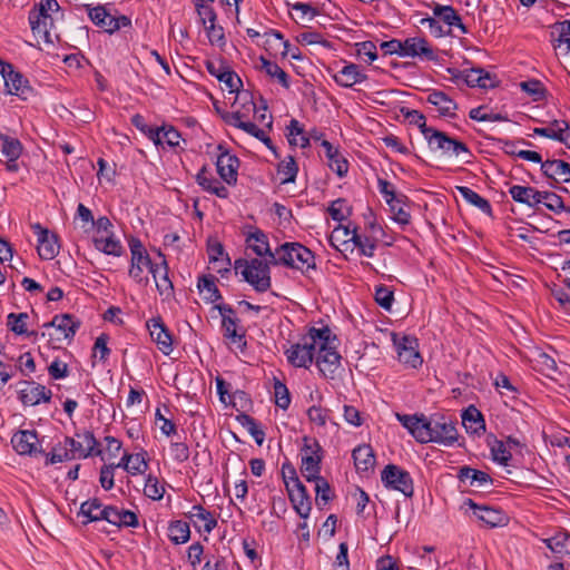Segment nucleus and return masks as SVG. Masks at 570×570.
I'll return each instance as SVG.
<instances>
[{"label": "nucleus", "instance_id": "obj_23", "mask_svg": "<svg viewBox=\"0 0 570 570\" xmlns=\"http://www.w3.org/2000/svg\"><path fill=\"white\" fill-rule=\"evenodd\" d=\"M147 328L149 331L153 342L156 343L158 350L169 355L173 352V337L169 330L164 324L161 317H153L147 322Z\"/></svg>", "mask_w": 570, "mask_h": 570}, {"label": "nucleus", "instance_id": "obj_34", "mask_svg": "<svg viewBox=\"0 0 570 570\" xmlns=\"http://www.w3.org/2000/svg\"><path fill=\"white\" fill-rule=\"evenodd\" d=\"M322 147L325 150V156L328 160V167L337 174L338 177H344L348 170V163L328 140L322 141Z\"/></svg>", "mask_w": 570, "mask_h": 570}, {"label": "nucleus", "instance_id": "obj_44", "mask_svg": "<svg viewBox=\"0 0 570 570\" xmlns=\"http://www.w3.org/2000/svg\"><path fill=\"white\" fill-rule=\"evenodd\" d=\"M256 68L264 71L271 79L276 80L284 88H289L288 75L276 62L262 56Z\"/></svg>", "mask_w": 570, "mask_h": 570}, {"label": "nucleus", "instance_id": "obj_4", "mask_svg": "<svg viewBox=\"0 0 570 570\" xmlns=\"http://www.w3.org/2000/svg\"><path fill=\"white\" fill-rule=\"evenodd\" d=\"M322 333H327V331L311 327L297 343H293L285 348L284 354L287 362L294 367L309 368L314 362L317 338L321 337Z\"/></svg>", "mask_w": 570, "mask_h": 570}, {"label": "nucleus", "instance_id": "obj_17", "mask_svg": "<svg viewBox=\"0 0 570 570\" xmlns=\"http://www.w3.org/2000/svg\"><path fill=\"white\" fill-rule=\"evenodd\" d=\"M397 420L400 423L409 430V432L412 434V436L421 443H428L431 442L432 434H431V420H426L424 415L416 416V415H407V414H396Z\"/></svg>", "mask_w": 570, "mask_h": 570}, {"label": "nucleus", "instance_id": "obj_38", "mask_svg": "<svg viewBox=\"0 0 570 570\" xmlns=\"http://www.w3.org/2000/svg\"><path fill=\"white\" fill-rule=\"evenodd\" d=\"M95 248L106 255L119 257L124 254V247L115 234L95 235L92 238Z\"/></svg>", "mask_w": 570, "mask_h": 570}, {"label": "nucleus", "instance_id": "obj_57", "mask_svg": "<svg viewBox=\"0 0 570 570\" xmlns=\"http://www.w3.org/2000/svg\"><path fill=\"white\" fill-rule=\"evenodd\" d=\"M146 455L147 453L145 451L135 454L127 453L129 474L137 475L144 474L146 472V470L148 469Z\"/></svg>", "mask_w": 570, "mask_h": 570}, {"label": "nucleus", "instance_id": "obj_31", "mask_svg": "<svg viewBox=\"0 0 570 570\" xmlns=\"http://www.w3.org/2000/svg\"><path fill=\"white\" fill-rule=\"evenodd\" d=\"M196 183L207 193H210L219 198H227L229 196L228 189L216 179L207 166H203L196 175Z\"/></svg>", "mask_w": 570, "mask_h": 570}, {"label": "nucleus", "instance_id": "obj_42", "mask_svg": "<svg viewBox=\"0 0 570 570\" xmlns=\"http://www.w3.org/2000/svg\"><path fill=\"white\" fill-rule=\"evenodd\" d=\"M105 511L106 505L98 499H90L81 503L79 515L82 518V523L88 524L95 521H102Z\"/></svg>", "mask_w": 570, "mask_h": 570}, {"label": "nucleus", "instance_id": "obj_64", "mask_svg": "<svg viewBox=\"0 0 570 570\" xmlns=\"http://www.w3.org/2000/svg\"><path fill=\"white\" fill-rule=\"evenodd\" d=\"M274 395H275V404L278 407H281L283 410L288 409V406L291 404V395H289L288 389L284 383H282L278 380H275V382H274Z\"/></svg>", "mask_w": 570, "mask_h": 570}, {"label": "nucleus", "instance_id": "obj_48", "mask_svg": "<svg viewBox=\"0 0 570 570\" xmlns=\"http://www.w3.org/2000/svg\"><path fill=\"white\" fill-rule=\"evenodd\" d=\"M456 190L469 204L475 206L482 213L492 216V206L488 199L466 186H456Z\"/></svg>", "mask_w": 570, "mask_h": 570}, {"label": "nucleus", "instance_id": "obj_62", "mask_svg": "<svg viewBox=\"0 0 570 570\" xmlns=\"http://www.w3.org/2000/svg\"><path fill=\"white\" fill-rule=\"evenodd\" d=\"M29 22H30L32 33L36 37L38 42L41 40L47 46L55 45V39L57 38V36H53L51 33V30L39 24V20H36V21L29 20Z\"/></svg>", "mask_w": 570, "mask_h": 570}, {"label": "nucleus", "instance_id": "obj_61", "mask_svg": "<svg viewBox=\"0 0 570 570\" xmlns=\"http://www.w3.org/2000/svg\"><path fill=\"white\" fill-rule=\"evenodd\" d=\"M375 302L385 311H390L394 302V293L385 285L375 287L374 294Z\"/></svg>", "mask_w": 570, "mask_h": 570}, {"label": "nucleus", "instance_id": "obj_47", "mask_svg": "<svg viewBox=\"0 0 570 570\" xmlns=\"http://www.w3.org/2000/svg\"><path fill=\"white\" fill-rule=\"evenodd\" d=\"M29 318L27 313H10L7 316V327L16 335L37 336V332H28Z\"/></svg>", "mask_w": 570, "mask_h": 570}, {"label": "nucleus", "instance_id": "obj_56", "mask_svg": "<svg viewBox=\"0 0 570 570\" xmlns=\"http://www.w3.org/2000/svg\"><path fill=\"white\" fill-rule=\"evenodd\" d=\"M239 423L248 431V433L255 439L258 445H262L264 441V432L259 428L258 423L255 419L247 414H242L238 416Z\"/></svg>", "mask_w": 570, "mask_h": 570}, {"label": "nucleus", "instance_id": "obj_5", "mask_svg": "<svg viewBox=\"0 0 570 570\" xmlns=\"http://www.w3.org/2000/svg\"><path fill=\"white\" fill-rule=\"evenodd\" d=\"M282 474L293 508L301 518L307 519L312 510V501L295 469L291 464H283Z\"/></svg>", "mask_w": 570, "mask_h": 570}, {"label": "nucleus", "instance_id": "obj_7", "mask_svg": "<svg viewBox=\"0 0 570 570\" xmlns=\"http://www.w3.org/2000/svg\"><path fill=\"white\" fill-rule=\"evenodd\" d=\"M2 79L8 95L21 101H28L36 96V90L28 77L10 62L2 61Z\"/></svg>", "mask_w": 570, "mask_h": 570}, {"label": "nucleus", "instance_id": "obj_36", "mask_svg": "<svg viewBox=\"0 0 570 570\" xmlns=\"http://www.w3.org/2000/svg\"><path fill=\"white\" fill-rule=\"evenodd\" d=\"M541 193L533 187L513 185L509 189V194L514 202L525 204L529 207H535L541 204Z\"/></svg>", "mask_w": 570, "mask_h": 570}, {"label": "nucleus", "instance_id": "obj_12", "mask_svg": "<svg viewBox=\"0 0 570 570\" xmlns=\"http://www.w3.org/2000/svg\"><path fill=\"white\" fill-rule=\"evenodd\" d=\"M65 444L70 452L71 459H86L90 455H101L102 451L98 449V442L90 431L77 433L76 438H65Z\"/></svg>", "mask_w": 570, "mask_h": 570}, {"label": "nucleus", "instance_id": "obj_8", "mask_svg": "<svg viewBox=\"0 0 570 570\" xmlns=\"http://www.w3.org/2000/svg\"><path fill=\"white\" fill-rule=\"evenodd\" d=\"M269 265H272L269 261L264 262L258 258L236 262V268L243 267L242 275L244 279L259 293H264L271 287Z\"/></svg>", "mask_w": 570, "mask_h": 570}, {"label": "nucleus", "instance_id": "obj_14", "mask_svg": "<svg viewBox=\"0 0 570 570\" xmlns=\"http://www.w3.org/2000/svg\"><path fill=\"white\" fill-rule=\"evenodd\" d=\"M23 150V145L18 138L2 135V156L6 157V161L2 160V165L7 173L18 174L21 168H26L24 163L20 160Z\"/></svg>", "mask_w": 570, "mask_h": 570}, {"label": "nucleus", "instance_id": "obj_53", "mask_svg": "<svg viewBox=\"0 0 570 570\" xmlns=\"http://www.w3.org/2000/svg\"><path fill=\"white\" fill-rule=\"evenodd\" d=\"M464 81L470 87L488 88L492 86V80L488 72L482 69H470L464 73Z\"/></svg>", "mask_w": 570, "mask_h": 570}, {"label": "nucleus", "instance_id": "obj_35", "mask_svg": "<svg viewBox=\"0 0 570 570\" xmlns=\"http://www.w3.org/2000/svg\"><path fill=\"white\" fill-rule=\"evenodd\" d=\"M246 245L257 256L268 257L267 261H272L274 252H272L268 243V237L263 230L256 229L255 232L249 233L248 236L246 237Z\"/></svg>", "mask_w": 570, "mask_h": 570}, {"label": "nucleus", "instance_id": "obj_11", "mask_svg": "<svg viewBox=\"0 0 570 570\" xmlns=\"http://www.w3.org/2000/svg\"><path fill=\"white\" fill-rule=\"evenodd\" d=\"M381 480L387 489L400 491L406 498H411L414 493L411 474L397 465H386L381 473Z\"/></svg>", "mask_w": 570, "mask_h": 570}, {"label": "nucleus", "instance_id": "obj_21", "mask_svg": "<svg viewBox=\"0 0 570 570\" xmlns=\"http://www.w3.org/2000/svg\"><path fill=\"white\" fill-rule=\"evenodd\" d=\"M218 150L220 153L216 160L217 173L227 185H235L237 183L239 160L220 145L218 146Z\"/></svg>", "mask_w": 570, "mask_h": 570}, {"label": "nucleus", "instance_id": "obj_60", "mask_svg": "<svg viewBox=\"0 0 570 570\" xmlns=\"http://www.w3.org/2000/svg\"><path fill=\"white\" fill-rule=\"evenodd\" d=\"M88 16L97 27H100L106 32H108V20L111 19V14L106 10L104 6L89 8Z\"/></svg>", "mask_w": 570, "mask_h": 570}, {"label": "nucleus", "instance_id": "obj_19", "mask_svg": "<svg viewBox=\"0 0 570 570\" xmlns=\"http://www.w3.org/2000/svg\"><path fill=\"white\" fill-rule=\"evenodd\" d=\"M31 228L37 236V252L39 257L45 261L53 259L59 253L57 236L55 234H50V232L39 223L33 224Z\"/></svg>", "mask_w": 570, "mask_h": 570}, {"label": "nucleus", "instance_id": "obj_22", "mask_svg": "<svg viewBox=\"0 0 570 570\" xmlns=\"http://www.w3.org/2000/svg\"><path fill=\"white\" fill-rule=\"evenodd\" d=\"M431 9L433 17L451 31V33H453L454 28L459 29L461 35L468 33L466 27L463 24L460 14L453 7L433 2Z\"/></svg>", "mask_w": 570, "mask_h": 570}, {"label": "nucleus", "instance_id": "obj_6", "mask_svg": "<svg viewBox=\"0 0 570 570\" xmlns=\"http://www.w3.org/2000/svg\"><path fill=\"white\" fill-rule=\"evenodd\" d=\"M80 324V321L70 314L56 315L50 322L43 324L45 331L41 336H47L49 344L58 348L63 341H72Z\"/></svg>", "mask_w": 570, "mask_h": 570}, {"label": "nucleus", "instance_id": "obj_13", "mask_svg": "<svg viewBox=\"0 0 570 570\" xmlns=\"http://www.w3.org/2000/svg\"><path fill=\"white\" fill-rule=\"evenodd\" d=\"M432 150H441L444 155L460 157L461 155H471L469 147L445 132L434 129L426 139Z\"/></svg>", "mask_w": 570, "mask_h": 570}, {"label": "nucleus", "instance_id": "obj_41", "mask_svg": "<svg viewBox=\"0 0 570 570\" xmlns=\"http://www.w3.org/2000/svg\"><path fill=\"white\" fill-rule=\"evenodd\" d=\"M352 456L358 472H368L375 465V455L371 445H358L353 450Z\"/></svg>", "mask_w": 570, "mask_h": 570}, {"label": "nucleus", "instance_id": "obj_51", "mask_svg": "<svg viewBox=\"0 0 570 570\" xmlns=\"http://www.w3.org/2000/svg\"><path fill=\"white\" fill-rule=\"evenodd\" d=\"M287 139L289 145L306 148L309 146V139L304 132L303 126L298 120L292 119L287 126Z\"/></svg>", "mask_w": 570, "mask_h": 570}, {"label": "nucleus", "instance_id": "obj_50", "mask_svg": "<svg viewBox=\"0 0 570 570\" xmlns=\"http://www.w3.org/2000/svg\"><path fill=\"white\" fill-rule=\"evenodd\" d=\"M168 538L175 544L186 543L190 539L188 522L183 520L171 521L168 525Z\"/></svg>", "mask_w": 570, "mask_h": 570}, {"label": "nucleus", "instance_id": "obj_43", "mask_svg": "<svg viewBox=\"0 0 570 570\" xmlns=\"http://www.w3.org/2000/svg\"><path fill=\"white\" fill-rule=\"evenodd\" d=\"M197 287L202 298L206 303H215L222 298L219 289L216 285L214 275H204L198 278Z\"/></svg>", "mask_w": 570, "mask_h": 570}, {"label": "nucleus", "instance_id": "obj_30", "mask_svg": "<svg viewBox=\"0 0 570 570\" xmlns=\"http://www.w3.org/2000/svg\"><path fill=\"white\" fill-rule=\"evenodd\" d=\"M334 81L344 88H352L354 85L362 83L367 76L355 63H347L341 70L332 75Z\"/></svg>", "mask_w": 570, "mask_h": 570}, {"label": "nucleus", "instance_id": "obj_54", "mask_svg": "<svg viewBox=\"0 0 570 570\" xmlns=\"http://www.w3.org/2000/svg\"><path fill=\"white\" fill-rule=\"evenodd\" d=\"M544 542L554 553H570V534L567 532H559Z\"/></svg>", "mask_w": 570, "mask_h": 570}, {"label": "nucleus", "instance_id": "obj_28", "mask_svg": "<svg viewBox=\"0 0 570 570\" xmlns=\"http://www.w3.org/2000/svg\"><path fill=\"white\" fill-rule=\"evenodd\" d=\"M158 255L163 258L160 264L154 266L151 271L153 278L156 283L157 291L160 296H164L166 299L173 297L174 295V285L168 276V264L165 259L164 255L159 252Z\"/></svg>", "mask_w": 570, "mask_h": 570}, {"label": "nucleus", "instance_id": "obj_40", "mask_svg": "<svg viewBox=\"0 0 570 570\" xmlns=\"http://www.w3.org/2000/svg\"><path fill=\"white\" fill-rule=\"evenodd\" d=\"M426 100L436 107L441 116L453 117L455 115L458 106L445 92L433 90L429 94Z\"/></svg>", "mask_w": 570, "mask_h": 570}, {"label": "nucleus", "instance_id": "obj_29", "mask_svg": "<svg viewBox=\"0 0 570 570\" xmlns=\"http://www.w3.org/2000/svg\"><path fill=\"white\" fill-rule=\"evenodd\" d=\"M186 517L199 532L210 533L217 527L215 515L200 504L193 505L191 510L186 513Z\"/></svg>", "mask_w": 570, "mask_h": 570}, {"label": "nucleus", "instance_id": "obj_2", "mask_svg": "<svg viewBox=\"0 0 570 570\" xmlns=\"http://www.w3.org/2000/svg\"><path fill=\"white\" fill-rule=\"evenodd\" d=\"M272 265L285 266L308 274L316 271V258L314 253L297 242H286L278 246L272 256Z\"/></svg>", "mask_w": 570, "mask_h": 570}, {"label": "nucleus", "instance_id": "obj_55", "mask_svg": "<svg viewBox=\"0 0 570 570\" xmlns=\"http://www.w3.org/2000/svg\"><path fill=\"white\" fill-rule=\"evenodd\" d=\"M308 482L314 483V490L316 493V502L322 500L326 504L332 498V490L330 483L320 474L315 478H305Z\"/></svg>", "mask_w": 570, "mask_h": 570}, {"label": "nucleus", "instance_id": "obj_52", "mask_svg": "<svg viewBox=\"0 0 570 570\" xmlns=\"http://www.w3.org/2000/svg\"><path fill=\"white\" fill-rule=\"evenodd\" d=\"M401 112L411 125H416L420 128V131L425 139H428L429 136L434 131V128L428 127L426 118L421 111L402 108Z\"/></svg>", "mask_w": 570, "mask_h": 570}, {"label": "nucleus", "instance_id": "obj_37", "mask_svg": "<svg viewBox=\"0 0 570 570\" xmlns=\"http://www.w3.org/2000/svg\"><path fill=\"white\" fill-rule=\"evenodd\" d=\"M542 173L554 180H562L564 183L570 181V164L560 160V159H553V160H546L541 165Z\"/></svg>", "mask_w": 570, "mask_h": 570}, {"label": "nucleus", "instance_id": "obj_20", "mask_svg": "<svg viewBox=\"0 0 570 570\" xmlns=\"http://www.w3.org/2000/svg\"><path fill=\"white\" fill-rule=\"evenodd\" d=\"M403 58H419L434 61L438 55L433 46L423 37H410L403 40Z\"/></svg>", "mask_w": 570, "mask_h": 570}, {"label": "nucleus", "instance_id": "obj_27", "mask_svg": "<svg viewBox=\"0 0 570 570\" xmlns=\"http://www.w3.org/2000/svg\"><path fill=\"white\" fill-rule=\"evenodd\" d=\"M104 520L118 528H136L139 524L135 512L116 505H106Z\"/></svg>", "mask_w": 570, "mask_h": 570}, {"label": "nucleus", "instance_id": "obj_39", "mask_svg": "<svg viewBox=\"0 0 570 570\" xmlns=\"http://www.w3.org/2000/svg\"><path fill=\"white\" fill-rule=\"evenodd\" d=\"M461 417L462 424L468 433L480 434L485 431L483 415L474 405H470L465 409Z\"/></svg>", "mask_w": 570, "mask_h": 570}, {"label": "nucleus", "instance_id": "obj_9", "mask_svg": "<svg viewBox=\"0 0 570 570\" xmlns=\"http://www.w3.org/2000/svg\"><path fill=\"white\" fill-rule=\"evenodd\" d=\"M129 249H130V267H129V276L139 285H147L149 278L144 274V271L147 268L149 273L154 269V266L157 265L153 263L146 247L138 238H131L129 240Z\"/></svg>", "mask_w": 570, "mask_h": 570}, {"label": "nucleus", "instance_id": "obj_24", "mask_svg": "<svg viewBox=\"0 0 570 570\" xmlns=\"http://www.w3.org/2000/svg\"><path fill=\"white\" fill-rule=\"evenodd\" d=\"M431 442L452 445L458 440V430L451 420L438 417L431 420Z\"/></svg>", "mask_w": 570, "mask_h": 570}, {"label": "nucleus", "instance_id": "obj_63", "mask_svg": "<svg viewBox=\"0 0 570 570\" xmlns=\"http://www.w3.org/2000/svg\"><path fill=\"white\" fill-rule=\"evenodd\" d=\"M327 210L332 219L336 222H343L350 215V208L346 204V200L343 198H337L336 200L332 202Z\"/></svg>", "mask_w": 570, "mask_h": 570}, {"label": "nucleus", "instance_id": "obj_26", "mask_svg": "<svg viewBox=\"0 0 570 570\" xmlns=\"http://www.w3.org/2000/svg\"><path fill=\"white\" fill-rule=\"evenodd\" d=\"M533 134L558 140L570 148V125L566 120L558 119L551 121L547 127L534 128Z\"/></svg>", "mask_w": 570, "mask_h": 570}, {"label": "nucleus", "instance_id": "obj_10", "mask_svg": "<svg viewBox=\"0 0 570 570\" xmlns=\"http://www.w3.org/2000/svg\"><path fill=\"white\" fill-rule=\"evenodd\" d=\"M301 471L305 478H315L321 472L323 449L314 438L304 436L301 450Z\"/></svg>", "mask_w": 570, "mask_h": 570}, {"label": "nucleus", "instance_id": "obj_59", "mask_svg": "<svg viewBox=\"0 0 570 570\" xmlns=\"http://www.w3.org/2000/svg\"><path fill=\"white\" fill-rule=\"evenodd\" d=\"M491 454L493 460L502 465H508L509 461L512 458V454L508 449L507 443L501 440H494V442L491 445Z\"/></svg>", "mask_w": 570, "mask_h": 570}, {"label": "nucleus", "instance_id": "obj_32", "mask_svg": "<svg viewBox=\"0 0 570 570\" xmlns=\"http://www.w3.org/2000/svg\"><path fill=\"white\" fill-rule=\"evenodd\" d=\"M553 40V49L557 55H570V20H563L554 23L553 31L551 32Z\"/></svg>", "mask_w": 570, "mask_h": 570}, {"label": "nucleus", "instance_id": "obj_33", "mask_svg": "<svg viewBox=\"0 0 570 570\" xmlns=\"http://www.w3.org/2000/svg\"><path fill=\"white\" fill-rule=\"evenodd\" d=\"M38 442V435L35 431H19L11 438L12 448L21 455L36 453Z\"/></svg>", "mask_w": 570, "mask_h": 570}, {"label": "nucleus", "instance_id": "obj_49", "mask_svg": "<svg viewBox=\"0 0 570 570\" xmlns=\"http://www.w3.org/2000/svg\"><path fill=\"white\" fill-rule=\"evenodd\" d=\"M348 240L353 242L355 247L360 250V254L366 257H373L374 252L377 246V242H375V237L366 236L365 234H360L356 228L352 230V238Z\"/></svg>", "mask_w": 570, "mask_h": 570}, {"label": "nucleus", "instance_id": "obj_58", "mask_svg": "<svg viewBox=\"0 0 570 570\" xmlns=\"http://www.w3.org/2000/svg\"><path fill=\"white\" fill-rule=\"evenodd\" d=\"M144 493L147 498L158 501L161 500L165 494V488L159 483L157 476L149 474L146 478Z\"/></svg>", "mask_w": 570, "mask_h": 570}, {"label": "nucleus", "instance_id": "obj_25", "mask_svg": "<svg viewBox=\"0 0 570 570\" xmlns=\"http://www.w3.org/2000/svg\"><path fill=\"white\" fill-rule=\"evenodd\" d=\"M52 392L45 385L36 382H26L24 386L19 391V400L23 405L35 406L41 402H50Z\"/></svg>", "mask_w": 570, "mask_h": 570}, {"label": "nucleus", "instance_id": "obj_45", "mask_svg": "<svg viewBox=\"0 0 570 570\" xmlns=\"http://www.w3.org/2000/svg\"><path fill=\"white\" fill-rule=\"evenodd\" d=\"M458 478L464 483L468 482L471 487H482L492 482L488 473L466 465L459 470Z\"/></svg>", "mask_w": 570, "mask_h": 570}, {"label": "nucleus", "instance_id": "obj_15", "mask_svg": "<svg viewBox=\"0 0 570 570\" xmlns=\"http://www.w3.org/2000/svg\"><path fill=\"white\" fill-rule=\"evenodd\" d=\"M393 341L396 347L399 361L402 364L411 368H417L422 365L423 360L417 351L419 342L415 337L404 335L397 341L396 335L394 334Z\"/></svg>", "mask_w": 570, "mask_h": 570}, {"label": "nucleus", "instance_id": "obj_3", "mask_svg": "<svg viewBox=\"0 0 570 570\" xmlns=\"http://www.w3.org/2000/svg\"><path fill=\"white\" fill-rule=\"evenodd\" d=\"M320 330H325L327 333H322L321 337L317 338L316 356L314 360L320 373L325 379L333 380L341 366V355L336 351V336L332 334L327 326Z\"/></svg>", "mask_w": 570, "mask_h": 570}, {"label": "nucleus", "instance_id": "obj_1", "mask_svg": "<svg viewBox=\"0 0 570 570\" xmlns=\"http://www.w3.org/2000/svg\"><path fill=\"white\" fill-rule=\"evenodd\" d=\"M238 104L240 105V108L225 114L223 116L224 121L227 125L242 129L246 134L263 141L277 156L272 139L267 136L265 130L258 128L257 125L252 121V116L254 117V115L258 112L257 106L252 96L247 92L238 94L235 106Z\"/></svg>", "mask_w": 570, "mask_h": 570}, {"label": "nucleus", "instance_id": "obj_16", "mask_svg": "<svg viewBox=\"0 0 570 570\" xmlns=\"http://www.w3.org/2000/svg\"><path fill=\"white\" fill-rule=\"evenodd\" d=\"M464 505L472 510L473 515L482 522L484 527L497 528L508 523L509 518L501 509L479 505L472 499H466Z\"/></svg>", "mask_w": 570, "mask_h": 570}, {"label": "nucleus", "instance_id": "obj_46", "mask_svg": "<svg viewBox=\"0 0 570 570\" xmlns=\"http://www.w3.org/2000/svg\"><path fill=\"white\" fill-rule=\"evenodd\" d=\"M298 173V165L294 156L288 155L277 165V175L282 185L294 183Z\"/></svg>", "mask_w": 570, "mask_h": 570}, {"label": "nucleus", "instance_id": "obj_18", "mask_svg": "<svg viewBox=\"0 0 570 570\" xmlns=\"http://www.w3.org/2000/svg\"><path fill=\"white\" fill-rule=\"evenodd\" d=\"M222 316V328L224 336L233 343H240L245 337V332L239 327V320L236 316L235 309L227 304L216 305Z\"/></svg>", "mask_w": 570, "mask_h": 570}]
</instances>
